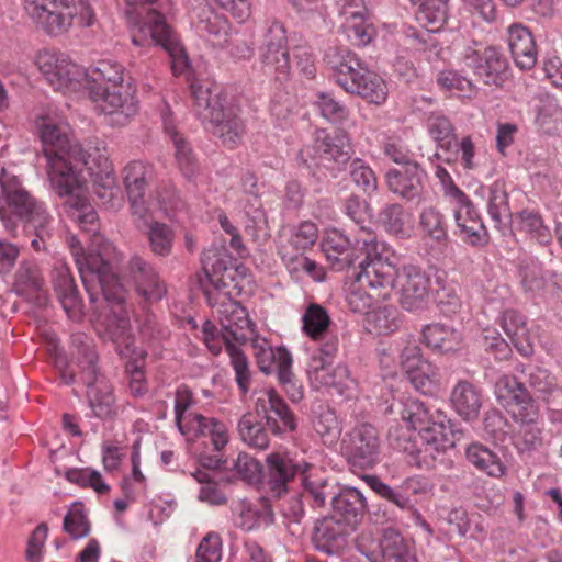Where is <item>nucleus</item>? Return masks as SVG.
<instances>
[{"label": "nucleus", "mask_w": 562, "mask_h": 562, "mask_svg": "<svg viewBox=\"0 0 562 562\" xmlns=\"http://www.w3.org/2000/svg\"><path fill=\"white\" fill-rule=\"evenodd\" d=\"M97 362L98 356L91 340L83 334H76L71 336L70 361L57 359L56 366L65 384L81 382L87 386V397L97 417L111 418L115 414L112 385L100 373Z\"/></svg>", "instance_id": "nucleus-5"}, {"label": "nucleus", "mask_w": 562, "mask_h": 562, "mask_svg": "<svg viewBox=\"0 0 562 562\" xmlns=\"http://www.w3.org/2000/svg\"><path fill=\"white\" fill-rule=\"evenodd\" d=\"M35 64L56 91L69 89L81 76L80 68L61 52L43 49L36 55Z\"/></svg>", "instance_id": "nucleus-21"}, {"label": "nucleus", "mask_w": 562, "mask_h": 562, "mask_svg": "<svg viewBox=\"0 0 562 562\" xmlns=\"http://www.w3.org/2000/svg\"><path fill=\"white\" fill-rule=\"evenodd\" d=\"M436 82L445 91H459L462 93H469L473 91L474 88L471 80L452 69L440 71L437 75Z\"/></svg>", "instance_id": "nucleus-61"}, {"label": "nucleus", "mask_w": 562, "mask_h": 562, "mask_svg": "<svg viewBox=\"0 0 562 562\" xmlns=\"http://www.w3.org/2000/svg\"><path fill=\"white\" fill-rule=\"evenodd\" d=\"M379 440L376 429L368 424L356 427L345 445V453L355 465L368 467L374 461Z\"/></svg>", "instance_id": "nucleus-25"}, {"label": "nucleus", "mask_w": 562, "mask_h": 562, "mask_svg": "<svg viewBox=\"0 0 562 562\" xmlns=\"http://www.w3.org/2000/svg\"><path fill=\"white\" fill-rule=\"evenodd\" d=\"M43 285V278L37 266L31 262L21 263L15 273V291L21 295L36 294L37 304L44 306L47 303V295Z\"/></svg>", "instance_id": "nucleus-38"}, {"label": "nucleus", "mask_w": 562, "mask_h": 562, "mask_svg": "<svg viewBox=\"0 0 562 562\" xmlns=\"http://www.w3.org/2000/svg\"><path fill=\"white\" fill-rule=\"evenodd\" d=\"M75 261L83 286L91 303L99 304L97 308L110 307L112 319L109 321L106 333L116 345L121 356H126L133 346L131 324L125 310V290L114 272V262L117 261L116 248L106 241L102 249H92L88 254L79 255L74 249Z\"/></svg>", "instance_id": "nucleus-3"}, {"label": "nucleus", "mask_w": 562, "mask_h": 562, "mask_svg": "<svg viewBox=\"0 0 562 562\" xmlns=\"http://www.w3.org/2000/svg\"><path fill=\"white\" fill-rule=\"evenodd\" d=\"M370 522L375 526L376 535L362 533L358 540V548L370 562H386V549L383 544L386 538V510L378 505L368 506Z\"/></svg>", "instance_id": "nucleus-28"}, {"label": "nucleus", "mask_w": 562, "mask_h": 562, "mask_svg": "<svg viewBox=\"0 0 562 562\" xmlns=\"http://www.w3.org/2000/svg\"><path fill=\"white\" fill-rule=\"evenodd\" d=\"M413 214L400 204L389 206V235L398 240H406L413 236Z\"/></svg>", "instance_id": "nucleus-45"}, {"label": "nucleus", "mask_w": 562, "mask_h": 562, "mask_svg": "<svg viewBox=\"0 0 562 562\" xmlns=\"http://www.w3.org/2000/svg\"><path fill=\"white\" fill-rule=\"evenodd\" d=\"M429 363L423 359L420 349L415 344L407 345L400 353V366L406 376H409L419 369H428Z\"/></svg>", "instance_id": "nucleus-64"}, {"label": "nucleus", "mask_w": 562, "mask_h": 562, "mask_svg": "<svg viewBox=\"0 0 562 562\" xmlns=\"http://www.w3.org/2000/svg\"><path fill=\"white\" fill-rule=\"evenodd\" d=\"M124 276L134 282L137 292L148 302L159 301L166 294L155 268L138 255L131 256L124 267Z\"/></svg>", "instance_id": "nucleus-23"}, {"label": "nucleus", "mask_w": 562, "mask_h": 562, "mask_svg": "<svg viewBox=\"0 0 562 562\" xmlns=\"http://www.w3.org/2000/svg\"><path fill=\"white\" fill-rule=\"evenodd\" d=\"M465 456L470 463L490 476L498 477L504 474V467L498 456L481 443L469 446Z\"/></svg>", "instance_id": "nucleus-42"}, {"label": "nucleus", "mask_w": 562, "mask_h": 562, "mask_svg": "<svg viewBox=\"0 0 562 562\" xmlns=\"http://www.w3.org/2000/svg\"><path fill=\"white\" fill-rule=\"evenodd\" d=\"M92 99L105 114L123 116L124 121L137 112L134 89L123 83V70L117 64L101 60L87 72Z\"/></svg>", "instance_id": "nucleus-9"}, {"label": "nucleus", "mask_w": 562, "mask_h": 562, "mask_svg": "<svg viewBox=\"0 0 562 562\" xmlns=\"http://www.w3.org/2000/svg\"><path fill=\"white\" fill-rule=\"evenodd\" d=\"M63 529L72 539H80L89 535L90 524L81 504H74L64 518Z\"/></svg>", "instance_id": "nucleus-53"}, {"label": "nucleus", "mask_w": 562, "mask_h": 562, "mask_svg": "<svg viewBox=\"0 0 562 562\" xmlns=\"http://www.w3.org/2000/svg\"><path fill=\"white\" fill-rule=\"evenodd\" d=\"M269 429L260 416L245 413L238 420L237 432L243 442L251 448L266 450L270 445Z\"/></svg>", "instance_id": "nucleus-37"}, {"label": "nucleus", "mask_w": 562, "mask_h": 562, "mask_svg": "<svg viewBox=\"0 0 562 562\" xmlns=\"http://www.w3.org/2000/svg\"><path fill=\"white\" fill-rule=\"evenodd\" d=\"M352 149L349 137L344 131H337L335 135L329 136L324 131L316 133L315 148L305 147L300 150L299 157L306 168L312 170V175L322 180V175L313 169L311 162L314 161L316 167L325 166V162L335 161L337 164H345L350 159Z\"/></svg>", "instance_id": "nucleus-16"}, {"label": "nucleus", "mask_w": 562, "mask_h": 562, "mask_svg": "<svg viewBox=\"0 0 562 562\" xmlns=\"http://www.w3.org/2000/svg\"><path fill=\"white\" fill-rule=\"evenodd\" d=\"M364 14L348 15L341 25L348 41L355 46L368 45L375 34L374 27L367 23Z\"/></svg>", "instance_id": "nucleus-44"}, {"label": "nucleus", "mask_w": 562, "mask_h": 562, "mask_svg": "<svg viewBox=\"0 0 562 562\" xmlns=\"http://www.w3.org/2000/svg\"><path fill=\"white\" fill-rule=\"evenodd\" d=\"M66 479L81 486H90L99 494L110 491V486L103 482L101 474L95 470L71 469L66 472Z\"/></svg>", "instance_id": "nucleus-58"}, {"label": "nucleus", "mask_w": 562, "mask_h": 562, "mask_svg": "<svg viewBox=\"0 0 562 562\" xmlns=\"http://www.w3.org/2000/svg\"><path fill=\"white\" fill-rule=\"evenodd\" d=\"M487 211L496 227L510 220L512 211L504 183L496 181L490 187Z\"/></svg>", "instance_id": "nucleus-43"}, {"label": "nucleus", "mask_w": 562, "mask_h": 562, "mask_svg": "<svg viewBox=\"0 0 562 562\" xmlns=\"http://www.w3.org/2000/svg\"><path fill=\"white\" fill-rule=\"evenodd\" d=\"M456 200V224L460 229L462 239L471 246H484L488 243V234L483 221L469 196L460 189H452Z\"/></svg>", "instance_id": "nucleus-22"}, {"label": "nucleus", "mask_w": 562, "mask_h": 562, "mask_svg": "<svg viewBox=\"0 0 562 562\" xmlns=\"http://www.w3.org/2000/svg\"><path fill=\"white\" fill-rule=\"evenodd\" d=\"M302 322L305 334L313 339H319L327 330L330 319L323 306L313 303L307 306Z\"/></svg>", "instance_id": "nucleus-48"}, {"label": "nucleus", "mask_w": 562, "mask_h": 562, "mask_svg": "<svg viewBox=\"0 0 562 562\" xmlns=\"http://www.w3.org/2000/svg\"><path fill=\"white\" fill-rule=\"evenodd\" d=\"M285 356H291L288 349L284 347L272 348L270 346H260L256 352V360L258 368L265 373H271L276 371L279 373V369L282 368V362Z\"/></svg>", "instance_id": "nucleus-56"}, {"label": "nucleus", "mask_w": 562, "mask_h": 562, "mask_svg": "<svg viewBox=\"0 0 562 562\" xmlns=\"http://www.w3.org/2000/svg\"><path fill=\"white\" fill-rule=\"evenodd\" d=\"M420 226L434 240L438 243H446L448 240L443 215L437 209L427 207L422 212Z\"/></svg>", "instance_id": "nucleus-51"}, {"label": "nucleus", "mask_w": 562, "mask_h": 562, "mask_svg": "<svg viewBox=\"0 0 562 562\" xmlns=\"http://www.w3.org/2000/svg\"><path fill=\"white\" fill-rule=\"evenodd\" d=\"M220 323L223 330L226 350L235 371L236 383L243 394H246L250 385L249 363L243 351L232 344L235 340L244 344L248 340V334L252 333L248 313L240 303L232 300L223 302L218 307Z\"/></svg>", "instance_id": "nucleus-12"}, {"label": "nucleus", "mask_w": 562, "mask_h": 562, "mask_svg": "<svg viewBox=\"0 0 562 562\" xmlns=\"http://www.w3.org/2000/svg\"><path fill=\"white\" fill-rule=\"evenodd\" d=\"M507 44L515 65L521 70H530L537 64L538 50L530 30L522 23L507 27Z\"/></svg>", "instance_id": "nucleus-26"}, {"label": "nucleus", "mask_w": 562, "mask_h": 562, "mask_svg": "<svg viewBox=\"0 0 562 562\" xmlns=\"http://www.w3.org/2000/svg\"><path fill=\"white\" fill-rule=\"evenodd\" d=\"M191 93L194 111L205 128L225 147H237L243 140L246 127L240 117V109L233 103L228 94L223 91L213 92L201 85H192Z\"/></svg>", "instance_id": "nucleus-7"}, {"label": "nucleus", "mask_w": 562, "mask_h": 562, "mask_svg": "<svg viewBox=\"0 0 562 562\" xmlns=\"http://www.w3.org/2000/svg\"><path fill=\"white\" fill-rule=\"evenodd\" d=\"M222 558V540L215 532H209L198 546L196 562H220Z\"/></svg>", "instance_id": "nucleus-60"}, {"label": "nucleus", "mask_w": 562, "mask_h": 562, "mask_svg": "<svg viewBox=\"0 0 562 562\" xmlns=\"http://www.w3.org/2000/svg\"><path fill=\"white\" fill-rule=\"evenodd\" d=\"M517 229L527 234L540 245H549L552 240L550 228L544 225L538 211L522 210L516 214Z\"/></svg>", "instance_id": "nucleus-41"}, {"label": "nucleus", "mask_w": 562, "mask_h": 562, "mask_svg": "<svg viewBox=\"0 0 562 562\" xmlns=\"http://www.w3.org/2000/svg\"><path fill=\"white\" fill-rule=\"evenodd\" d=\"M479 345L495 361L508 360L513 355L508 342L495 330H484Z\"/></svg>", "instance_id": "nucleus-50"}, {"label": "nucleus", "mask_w": 562, "mask_h": 562, "mask_svg": "<svg viewBox=\"0 0 562 562\" xmlns=\"http://www.w3.org/2000/svg\"><path fill=\"white\" fill-rule=\"evenodd\" d=\"M449 419L440 409L430 412L420 400L406 394L393 395L389 401L390 446L408 456V463L417 468L430 467L435 452L453 442Z\"/></svg>", "instance_id": "nucleus-2"}, {"label": "nucleus", "mask_w": 562, "mask_h": 562, "mask_svg": "<svg viewBox=\"0 0 562 562\" xmlns=\"http://www.w3.org/2000/svg\"><path fill=\"white\" fill-rule=\"evenodd\" d=\"M294 109L295 99L289 92H277L271 100L270 113L281 126L288 123L294 113Z\"/></svg>", "instance_id": "nucleus-59"}, {"label": "nucleus", "mask_w": 562, "mask_h": 562, "mask_svg": "<svg viewBox=\"0 0 562 562\" xmlns=\"http://www.w3.org/2000/svg\"><path fill=\"white\" fill-rule=\"evenodd\" d=\"M312 464L304 460L292 458L286 451H274L266 457L267 484L274 497H281L290 490V484L296 476L301 479L304 488V479L312 480L308 474Z\"/></svg>", "instance_id": "nucleus-15"}, {"label": "nucleus", "mask_w": 562, "mask_h": 562, "mask_svg": "<svg viewBox=\"0 0 562 562\" xmlns=\"http://www.w3.org/2000/svg\"><path fill=\"white\" fill-rule=\"evenodd\" d=\"M389 562H418L407 541L400 532L389 528Z\"/></svg>", "instance_id": "nucleus-62"}, {"label": "nucleus", "mask_w": 562, "mask_h": 562, "mask_svg": "<svg viewBox=\"0 0 562 562\" xmlns=\"http://www.w3.org/2000/svg\"><path fill=\"white\" fill-rule=\"evenodd\" d=\"M282 258L286 262L288 269L292 274L304 272L314 281L322 282L325 279V270L316 261L303 256L302 252L291 254L283 247L281 250Z\"/></svg>", "instance_id": "nucleus-46"}, {"label": "nucleus", "mask_w": 562, "mask_h": 562, "mask_svg": "<svg viewBox=\"0 0 562 562\" xmlns=\"http://www.w3.org/2000/svg\"><path fill=\"white\" fill-rule=\"evenodd\" d=\"M355 530L336 518L325 517L314 528L313 542L318 551L337 554L347 546V538Z\"/></svg>", "instance_id": "nucleus-29"}, {"label": "nucleus", "mask_w": 562, "mask_h": 562, "mask_svg": "<svg viewBox=\"0 0 562 562\" xmlns=\"http://www.w3.org/2000/svg\"><path fill=\"white\" fill-rule=\"evenodd\" d=\"M425 344L439 352L457 350L461 344V335L442 324L426 325L423 329Z\"/></svg>", "instance_id": "nucleus-39"}, {"label": "nucleus", "mask_w": 562, "mask_h": 562, "mask_svg": "<svg viewBox=\"0 0 562 562\" xmlns=\"http://www.w3.org/2000/svg\"><path fill=\"white\" fill-rule=\"evenodd\" d=\"M149 179H135V183H124L133 217L146 218L148 202L145 200L146 186Z\"/></svg>", "instance_id": "nucleus-57"}, {"label": "nucleus", "mask_w": 562, "mask_h": 562, "mask_svg": "<svg viewBox=\"0 0 562 562\" xmlns=\"http://www.w3.org/2000/svg\"><path fill=\"white\" fill-rule=\"evenodd\" d=\"M38 134L46 158L47 176L57 195L70 194L77 204H82L83 167L95 175V183L104 190L115 187V176L104 140L89 138L83 148L70 137V126L50 116L37 123Z\"/></svg>", "instance_id": "nucleus-1"}, {"label": "nucleus", "mask_w": 562, "mask_h": 562, "mask_svg": "<svg viewBox=\"0 0 562 562\" xmlns=\"http://www.w3.org/2000/svg\"><path fill=\"white\" fill-rule=\"evenodd\" d=\"M235 525L244 530H252L261 525L273 522V510L266 498H260L256 504L245 501L238 502L234 507Z\"/></svg>", "instance_id": "nucleus-35"}, {"label": "nucleus", "mask_w": 562, "mask_h": 562, "mask_svg": "<svg viewBox=\"0 0 562 562\" xmlns=\"http://www.w3.org/2000/svg\"><path fill=\"white\" fill-rule=\"evenodd\" d=\"M52 280L54 291L68 317L79 319L82 315V303L69 268L63 263L56 266Z\"/></svg>", "instance_id": "nucleus-30"}, {"label": "nucleus", "mask_w": 562, "mask_h": 562, "mask_svg": "<svg viewBox=\"0 0 562 562\" xmlns=\"http://www.w3.org/2000/svg\"><path fill=\"white\" fill-rule=\"evenodd\" d=\"M519 277L526 293L532 295L542 294L548 285H551L557 291H562V274L554 270L546 269L536 259H527L519 265Z\"/></svg>", "instance_id": "nucleus-27"}, {"label": "nucleus", "mask_w": 562, "mask_h": 562, "mask_svg": "<svg viewBox=\"0 0 562 562\" xmlns=\"http://www.w3.org/2000/svg\"><path fill=\"white\" fill-rule=\"evenodd\" d=\"M385 247L379 250L376 244L367 245L363 259L353 272L355 283L347 295L351 311L366 312L364 329L381 337L386 329V257Z\"/></svg>", "instance_id": "nucleus-4"}, {"label": "nucleus", "mask_w": 562, "mask_h": 562, "mask_svg": "<svg viewBox=\"0 0 562 562\" xmlns=\"http://www.w3.org/2000/svg\"><path fill=\"white\" fill-rule=\"evenodd\" d=\"M516 372L524 375V381L516 376L517 381L525 384L529 394L548 404L562 397V387L559 385L555 375L548 369L539 366L518 364ZM515 378V375H513Z\"/></svg>", "instance_id": "nucleus-24"}, {"label": "nucleus", "mask_w": 562, "mask_h": 562, "mask_svg": "<svg viewBox=\"0 0 562 562\" xmlns=\"http://www.w3.org/2000/svg\"><path fill=\"white\" fill-rule=\"evenodd\" d=\"M495 394L505 401L513 418L521 424L514 445L520 453L538 450L542 443V430L536 426L539 408L524 383L516 378L504 374L495 383Z\"/></svg>", "instance_id": "nucleus-8"}, {"label": "nucleus", "mask_w": 562, "mask_h": 562, "mask_svg": "<svg viewBox=\"0 0 562 562\" xmlns=\"http://www.w3.org/2000/svg\"><path fill=\"white\" fill-rule=\"evenodd\" d=\"M304 495L313 501L316 507H323L327 498L331 499L333 514L330 517L356 529L364 514L363 495L353 487L336 492V486L326 480L304 479Z\"/></svg>", "instance_id": "nucleus-13"}, {"label": "nucleus", "mask_w": 562, "mask_h": 562, "mask_svg": "<svg viewBox=\"0 0 562 562\" xmlns=\"http://www.w3.org/2000/svg\"><path fill=\"white\" fill-rule=\"evenodd\" d=\"M336 82L345 91L359 94L371 103L381 104L386 99L380 80L367 70L355 53L349 57L344 71L337 76Z\"/></svg>", "instance_id": "nucleus-18"}, {"label": "nucleus", "mask_w": 562, "mask_h": 562, "mask_svg": "<svg viewBox=\"0 0 562 562\" xmlns=\"http://www.w3.org/2000/svg\"><path fill=\"white\" fill-rule=\"evenodd\" d=\"M255 411L276 436L294 432L297 429L296 415L274 389L265 391L262 396L257 398Z\"/></svg>", "instance_id": "nucleus-20"}, {"label": "nucleus", "mask_w": 562, "mask_h": 562, "mask_svg": "<svg viewBox=\"0 0 562 562\" xmlns=\"http://www.w3.org/2000/svg\"><path fill=\"white\" fill-rule=\"evenodd\" d=\"M348 378L349 370L345 364H338L337 367L330 369L326 360H323L321 367L316 368L315 370L316 381H318L324 386L335 387L340 393Z\"/></svg>", "instance_id": "nucleus-54"}, {"label": "nucleus", "mask_w": 562, "mask_h": 562, "mask_svg": "<svg viewBox=\"0 0 562 562\" xmlns=\"http://www.w3.org/2000/svg\"><path fill=\"white\" fill-rule=\"evenodd\" d=\"M260 59L266 74L274 75L278 80L288 77L291 68L288 49L261 48Z\"/></svg>", "instance_id": "nucleus-47"}, {"label": "nucleus", "mask_w": 562, "mask_h": 562, "mask_svg": "<svg viewBox=\"0 0 562 562\" xmlns=\"http://www.w3.org/2000/svg\"><path fill=\"white\" fill-rule=\"evenodd\" d=\"M428 131L438 146L445 151H451L456 145V134L451 122L445 116H436L429 120Z\"/></svg>", "instance_id": "nucleus-52"}, {"label": "nucleus", "mask_w": 562, "mask_h": 562, "mask_svg": "<svg viewBox=\"0 0 562 562\" xmlns=\"http://www.w3.org/2000/svg\"><path fill=\"white\" fill-rule=\"evenodd\" d=\"M134 218L139 231L146 229L148 245L154 255L166 257L171 254L175 233L167 224L154 221L149 210L146 218Z\"/></svg>", "instance_id": "nucleus-34"}, {"label": "nucleus", "mask_w": 562, "mask_h": 562, "mask_svg": "<svg viewBox=\"0 0 562 562\" xmlns=\"http://www.w3.org/2000/svg\"><path fill=\"white\" fill-rule=\"evenodd\" d=\"M464 63L488 86L502 87L510 76L506 56L495 46H488L483 52L469 49L464 55Z\"/></svg>", "instance_id": "nucleus-19"}, {"label": "nucleus", "mask_w": 562, "mask_h": 562, "mask_svg": "<svg viewBox=\"0 0 562 562\" xmlns=\"http://www.w3.org/2000/svg\"><path fill=\"white\" fill-rule=\"evenodd\" d=\"M23 9L38 29L52 36L67 33L75 20L82 26L95 21L88 0H23Z\"/></svg>", "instance_id": "nucleus-11"}, {"label": "nucleus", "mask_w": 562, "mask_h": 562, "mask_svg": "<svg viewBox=\"0 0 562 562\" xmlns=\"http://www.w3.org/2000/svg\"><path fill=\"white\" fill-rule=\"evenodd\" d=\"M449 4L434 3L426 1L422 3L416 19L425 27L426 32H419L413 26H406L403 33L414 41L415 49L419 52H435L436 57H439L440 48L438 41L432 36L442 29L448 19Z\"/></svg>", "instance_id": "nucleus-17"}, {"label": "nucleus", "mask_w": 562, "mask_h": 562, "mask_svg": "<svg viewBox=\"0 0 562 562\" xmlns=\"http://www.w3.org/2000/svg\"><path fill=\"white\" fill-rule=\"evenodd\" d=\"M159 0H126L125 14L137 33L132 35V41L137 46L154 43L161 46L169 55L171 69L175 75H180L188 67V57L177 36L166 23L160 12Z\"/></svg>", "instance_id": "nucleus-6"}, {"label": "nucleus", "mask_w": 562, "mask_h": 562, "mask_svg": "<svg viewBox=\"0 0 562 562\" xmlns=\"http://www.w3.org/2000/svg\"><path fill=\"white\" fill-rule=\"evenodd\" d=\"M349 239L338 231H333L322 241V250L328 260L338 261L349 249Z\"/></svg>", "instance_id": "nucleus-63"}, {"label": "nucleus", "mask_w": 562, "mask_h": 562, "mask_svg": "<svg viewBox=\"0 0 562 562\" xmlns=\"http://www.w3.org/2000/svg\"><path fill=\"white\" fill-rule=\"evenodd\" d=\"M281 362L283 363L282 368L279 369V373L277 374L279 384L282 386L292 403H299L304 397V390L303 385L292 371V356L284 355Z\"/></svg>", "instance_id": "nucleus-49"}, {"label": "nucleus", "mask_w": 562, "mask_h": 562, "mask_svg": "<svg viewBox=\"0 0 562 562\" xmlns=\"http://www.w3.org/2000/svg\"><path fill=\"white\" fill-rule=\"evenodd\" d=\"M86 184L85 180L82 184V199L85 200L82 204H77L75 199L70 194L59 195L60 198H66L65 204L74 210L70 215L74 221H76L83 229L92 231V228L88 227V225H94L97 221V213L90 207L87 195H86Z\"/></svg>", "instance_id": "nucleus-55"}, {"label": "nucleus", "mask_w": 562, "mask_h": 562, "mask_svg": "<svg viewBox=\"0 0 562 562\" xmlns=\"http://www.w3.org/2000/svg\"><path fill=\"white\" fill-rule=\"evenodd\" d=\"M452 409L464 422L476 420L483 403L482 391L467 380H460L450 393Z\"/></svg>", "instance_id": "nucleus-31"}, {"label": "nucleus", "mask_w": 562, "mask_h": 562, "mask_svg": "<svg viewBox=\"0 0 562 562\" xmlns=\"http://www.w3.org/2000/svg\"><path fill=\"white\" fill-rule=\"evenodd\" d=\"M501 326L520 355L529 357L533 353L526 318L520 312L513 308L505 310L501 317Z\"/></svg>", "instance_id": "nucleus-36"}, {"label": "nucleus", "mask_w": 562, "mask_h": 562, "mask_svg": "<svg viewBox=\"0 0 562 562\" xmlns=\"http://www.w3.org/2000/svg\"><path fill=\"white\" fill-rule=\"evenodd\" d=\"M391 289L405 311H422L429 303L431 279L417 266H403L394 270Z\"/></svg>", "instance_id": "nucleus-14"}, {"label": "nucleus", "mask_w": 562, "mask_h": 562, "mask_svg": "<svg viewBox=\"0 0 562 562\" xmlns=\"http://www.w3.org/2000/svg\"><path fill=\"white\" fill-rule=\"evenodd\" d=\"M423 170L418 164H408L391 169L389 166V190L402 199L413 200L422 192Z\"/></svg>", "instance_id": "nucleus-32"}, {"label": "nucleus", "mask_w": 562, "mask_h": 562, "mask_svg": "<svg viewBox=\"0 0 562 562\" xmlns=\"http://www.w3.org/2000/svg\"><path fill=\"white\" fill-rule=\"evenodd\" d=\"M203 270L206 279L215 289L225 288V274L228 273L229 259L224 249L210 248L202 255Z\"/></svg>", "instance_id": "nucleus-40"}, {"label": "nucleus", "mask_w": 562, "mask_h": 562, "mask_svg": "<svg viewBox=\"0 0 562 562\" xmlns=\"http://www.w3.org/2000/svg\"><path fill=\"white\" fill-rule=\"evenodd\" d=\"M164 127L173 144L175 157L179 170L189 182H195L200 175V167L191 145L167 117H164Z\"/></svg>", "instance_id": "nucleus-33"}, {"label": "nucleus", "mask_w": 562, "mask_h": 562, "mask_svg": "<svg viewBox=\"0 0 562 562\" xmlns=\"http://www.w3.org/2000/svg\"><path fill=\"white\" fill-rule=\"evenodd\" d=\"M0 188L7 206H0V220L5 229L14 235L18 220L40 227L41 238L48 235L45 223L50 216L44 204L38 202L22 184L20 178L8 168L0 171Z\"/></svg>", "instance_id": "nucleus-10"}]
</instances>
